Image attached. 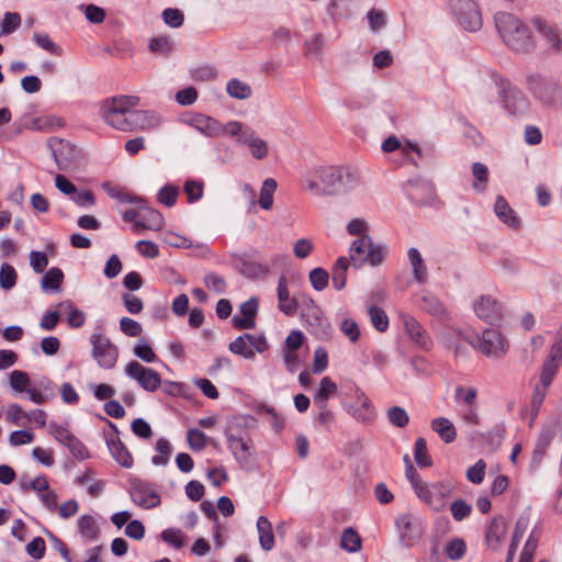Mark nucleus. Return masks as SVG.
Wrapping results in <instances>:
<instances>
[{
	"label": "nucleus",
	"instance_id": "1",
	"mask_svg": "<svg viewBox=\"0 0 562 562\" xmlns=\"http://www.w3.org/2000/svg\"><path fill=\"white\" fill-rule=\"evenodd\" d=\"M306 189L314 195H345L362 183L361 173L349 166H321L306 176Z\"/></svg>",
	"mask_w": 562,
	"mask_h": 562
},
{
	"label": "nucleus",
	"instance_id": "2",
	"mask_svg": "<svg viewBox=\"0 0 562 562\" xmlns=\"http://www.w3.org/2000/svg\"><path fill=\"white\" fill-rule=\"evenodd\" d=\"M495 26L505 45L516 53H528L535 47L529 27L507 12L495 14Z\"/></svg>",
	"mask_w": 562,
	"mask_h": 562
},
{
	"label": "nucleus",
	"instance_id": "3",
	"mask_svg": "<svg viewBox=\"0 0 562 562\" xmlns=\"http://www.w3.org/2000/svg\"><path fill=\"white\" fill-rule=\"evenodd\" d=\"M139 104V98L135 95H117L104 100L100 112L106 124L119 131H131L130 113Z\"/></svg>",
	"mask_w": 562,
	"mask_h": 562
},
{
	"label": "nucleus",
	"instance_id": "4",
	"mask_svg": "<svg viewBox=\"0 0 562 562\" xmlns=\"http://www.w3.org/2000/svg\"><path fill=\"white\" fill-rule=\"evenodd\" d=\"M454 484L449 480L432 483L425 482L416 496L432 510L442 512L447 506V498L454 493Z\"/></svg>",
	"mask_w": 562,
	"mask_h": 562
},
{
	"label": "nucleus",
	"instance_id": "5",
	"mask_svg": "<svg viewBox=\"0 0 562 562\" xmlns=\"http://www.w3.org/2000/svg\"><path fill=\"white\" fill-rule=\"evenodd\" d=\"M91 357L104 370L113 369L119 360V347L103 333H93L89 337Z\"/></svg>",
	"mask_w": 562,
	"mask_h": 562
},
{
	"label": "nucleus",
	"instance_id": "6",
	"mask_svg": "<svg viewBox=\"0 0 562 562\" xmlns=\"http://www.w3.org/2000/svg\"><path fill=\"white\" fill-rule=\"evenodd\" d=\"M188 124L202 135L211 138H217L223 135L235 136L238 128H240L239 121H229L227 124H222L216 119L204 114L193 115L188 121Z\"/></svg>",
	"mask_w": 562,
	"mask_h": 562
},
{
	"label": "nucleus",
	"instance_id": "7",
	"mask_svg": "<svg viewBox=\"0 0 562 562\" xmlns=\"http://www.w3.org/2000/svg\"><path fill=\"white\" fill-rule=\"evenodd\" d=\"M474 349L479 350L487 358L501 359L509 349L508 341L496 329L487 328L481 335L474 334Z\"/></svg>",
	"mask_w": 562,
	"mask_h": 562
},
{
	"label": "nucleus",
	"instance_id": "8",
	"mask_svg": "<svg viewBox=\"0 0 562 562\" xmlns=\"http://www.w3.org/2000/svg\"><path fill=\"white\" fill-rule=\"evenodd\" d=\"M450 8L463 29L470 32L480 30L482 16L474 0H450Z\"/></svg>",
	"mask_w": 562,
	"mask_h": 562
},
{
	"label": "nucleus",
	"instance_id": "9",
	"mask_svg": "<svg viewBox=\"0 0 562 562\" xmlns=\"http://www.w3.org/2000/svg\"><path fill=\"white\" fill-rule=\"evenodd\" d=\"M526 85L529 92L541 102L546 104L554 102L558 85L552 78L539 71H530L526 76Z\"/></svg>",
	"mask_w": 562,
	"mask_h": 562
},
{
	"label": "nucleus",
	"instance_id": "10",
	"mask_svg": "<svg viewBox=\"0 0 562 562\" xmlns=\"http://www.w3.org/2000/svg\"><path fill=\"white\" fill-rule=\"evenodd\" d=\"M125 374L136 381V383L146 392H156L161 385L160 374L148 367L143 366L136 360L130 361L124 369Z\"/></svg>",
	"mask_w": 562,
	"mask_h": 562
},
{
	"label": "nucleus",
	"instance_id": "11",
	"mask_svg": "<svg viewBox=\"0 0 562 562\" xmlns=\"http://www.w3.org/2000/svg\"><path fill=\"white\" fill-rule=\"evenodd\" d=\"M48 147L59 170L68 171L78 166L79 151L69 142L60 138H50Z\"/></svg>",
	"mask_w": 562,
	"mask_h": 562
},
{
	"label": "nucleus",
	"instance_id": "12",
	"mask_svg": "<svg viewBox=\"0 0 562 562\" xmlns=\"http://www.w3.org/2000/svg\"><path fill=\"white\" fill-rule=\"evenodd\" d=\"M267 340L263 336L244 334L233 340L229 344L228 349L235 355L252 360L256 357V351L261 353L267 349Z\"/></svg>",
	"mask_w": 562,
	"mask_h": 562
},
{
	"label": "nucleus",
	"instance_id": "13",
	"mask_svg": "<svg viewBox=\"0 0 562 562\" xmlns=\"http://www.w3.org/2000/svg\"><path fill=\"white\" fill-rule=\"evenodd\" d=\"M237 144L247 146L251 156L255 159L262 160L269 154L268 143L259 137L257 133L248 125L240 122V128L236 132L235 136Z\"/></svg>",
	"mask_w": 562,
	"mask_h": 562
},
{
	"label": "nucleus",
	"instance_id": "14",
	"mask_svg": "<svg viewBox=\"0 0 562 562\" xmlns=\"http://www.w3.org/2000/svg\"><path fill=\"white\" fill-rule=\"evenodd\" d=\"M400 542L403 547L414 546L422 536L419 520L411 513L400 515L395 521Z\"/></svg>",
	"mask_w": 562,
	"mask_h": 562
},
{
	"label": "nucleus",
	"instance_id": "15",
	"mask_svg": "<svg viewBox=\"0 0 562 562\" xmlns=\"http://www.w3.org/2000/svg\"><path fill=\"white\" fill-rule=\"evenodd\" d=\"M475 315L484 322L494 325L501 322L504 313L503 305L492 295H481L473 303Z\"/></svg>",
	"mask_w": 562,
	"mask_h": 562
},
{
	"label": "nucleus",
	"instance_id": "16",
	"mask_svg": "<svg viewBox=\"0 0 562 562\" xmlns=\"http://www.w3.org/2000/svg\"><path fill=\"white\" fill-rule=\"evenodd\" d=\"M123 221L132 224L134 233L158 231L164 225L161 213H123Z\"/></svg>",
	"mask_w": 562,
	"mask_h": 562
},
{
	"label": "nucleus",
	"instance_id": "17",
	"mask_svg": "<svg viewBox=\"0 0 562 562\" xmlns=\"http://www.w3.org/2000/svg\"><path fill=\"white\" fill-rule=\"evenodd\" d=\"M401 319L406 335L416 347L423 350L431 348L432 341L429 335L415 317L408 314H403Z\"/></svg>",
	"mask_w": 562,
	"mask_h": 562
},
{
	"label": "nucleus",
	"instance_id": "18",
	"mask_svg": "<svg viewBox=\"0 0 562 562\" xmlns=\"http://www.w3.org/2000/svg\"><path fill=\"white\" fill-rule=\"evenodd\" d=\"M134 504L144 508L151 509L160 504V496L151 485L145 482H135L130 491Z\"/></svg>",
	"mask_w": 562,
	"mask_h": 562
},
{
	"label": "nucleus",
	"instance_id": "19",
	"mask_svg": "<svg viewBox=\"0 0 562 562\" xmlns=\"http://www.w3.org/2000/svg\"><path fill=\"white\" fill-rule=\"evenodd\" d=\"M224 435L227 440V447L236 461L241 465L245 467L250 461V439H246L243 437H238L233 432L232 427H227L224 431Z\"/></svg>",
	"mask_w": 562,
	"mask_h": 562
},
{
	"label": "nucleus",
	"instance_id": "20",
	"mask_svg": "<svg viewBox=\"0 0 562 562\" xmlns=\"http://www.w3.org/2000/svg\"><path fill=\"white\" fill-rule=\"evenodd\" d=\"M557 432V424L550 423L542 427L532 452V467L538 468Z\"/></svg>",
	"mask_w": 562,
	"mask_h": 562
},
{
	"label": "nucleus",
	"instance_id": "21",
	"mask_svg": "<svg viewBox=\"0 0 562 562\" xmlns=\"http://www.w3.org/2000/svg\"><path fill=\"white\" fill-rule=\"evenodd\" d=\"M446 346L454 352L456 357L465 356V348L463 341L471 345L473 348L476 346L474 342V333L463 331L460 329H451L443 337Z\"/></svg>",
	"mask_w": 562,
	"mask_h": 562
},
{
	"label": "nucleus",
	"instance_id": "22",
	"mask_svg": "<svg viewBox=\"0 0 562 562\" xmlns=\"http://www.w3.org/2000/svg\"><path fill=\"white\" fill-rule=\"evenodd\" d=\"M258 300L256 297H250L248 301L244 302L239 306V312L241 316L235 315L233 317V324L238 329H251L255 327V317L258 312Z\"/></svg>",
	"mask_w": 562,
	"mask_h": 562
},
{
	"label": "nucleus",
	"instance_id": "23",
	"mask_svg": "<svg viewBox=\"0 0 562 562\" xmlns=\"http://www.w3.org/2000/svg\"><path fill=\"white\" fill-rule=\"evenodd\" d=\"M532 24L541 37L547 42L550 49L554 52H560L562 49V40L553 24L541 18H535L532 20Z\"/></svg>",
	"mask_w": 562,
	"mask_h": 562
},
{
	"label": "nucleus",
	"instance_id": "24",
	"mask_svg": "<svg viewBox=\"0 0 562 562\" xmlns=\"http://www.w3.org/2000/svg\"><path fill=\"white\" fill-rule=\"evenodd\" d=\"M507 533V524L502 516L492 519L485 531V542L492 550L499 549Z\"/></svg>",
	"mask_w": 562,
	"mask_h": 562
},
{
	"label": "nucleus",
	"instance_id": "25",
	"mask_svg": "<svg viewBox=\"0 0 562 562\" xmlns=\"http://www.w3.org/2000/svg\"><path fill=\"white\" fill-rule=\"evenodd\" d=\"M106 445L111 456L121 467L126 469L133 467V457L125 445L120 440L117 435L108 437Z\"/></svg>",
	"mask_w": 562,
	"mask_h": 562
},
{
	"label": "nucleus",
	"instance_id": "26",
	"mask_svg": "<svg viewBox=\"0 0 562 562\" xmlns=\"http://www.w3.org/2000/svg\"><path fill=\"white\" fill-rule=\"evenodd\" d=\"M160 116L151 111H133L130 113L131 131L143 130L149 131L159 126Z\"/></svg>",
	"mask_w": 562,
	"mask_h": 562
},
{
	"label": "nucleus",
	"instance_id": "27",
	"mask_svg": "<svg viewBox=\"0 0 562 562\" xmlns=\"http://www.w3.org/2000/svg\"><path fill=\"white\" fill-rule=\"evenodd\" d=\"M345 408L353 419L364 425L371 424L375 418V408L371 401L350 403Z\"/></svg>",
	"mask_w": 562,
	"mask_h": 562
},
{
	"label": "nucleus",
	"instance_id": "28",
	"mask_svg": "<svg viewBox=\"0 0 562 562\" xmlns=\"http://www.w3.org/2000/svg\"><path fill=\"white\" fill-rule=\"evenodd\" d=\"M278 301L279 310L285 315L292 316L296 313L297 301L295 297H290L285 277H281L278 282Z\"/></svg>",
	"mask_w": 562,
	"mask_h": 562
},
{
	"label": "nucleus",
	"instance_id": "29",
	"mask_svg": "<svg viewBox=\"0 0 562 562\" xmlns=\"http://www.w3.org/2000/svg\"><path fill=\"white\" fill-rule=\"evenodd\" d=\"M368 246H370V236H362L352 241L349 248V262L359 269L366 263V255L368 254Z\"/></svg>",
	"mask_w": 562,
	"mask_h": 562
},
{
	"label": "nucleus",
	"instance_id": "30",
	"mask_svg": "<svg viewBox=\"0 0 562 562\" xmlns=\"http://www.w3.org/2000/svg\"><path fill=\"white\" fill-rule=\"evenodd\" d=\"M408 261L413 271L414 280L424 284L427 281L428 272L425 261L417 248H409L407 251Z\"/></svg>",
	"mask_w": 562,
	"mask_h": 562
},
{
	"label": "nucleus",
	"instance_id": "31",
	"mask_svg": "<svg viewBox=\"0 0 562 562\" xmlns=\"http://www.w3.org/2000/svg\"><path fill=\"white\" fill-rule=\"evenodd\" d=\"M430 427L446 443H451L457 438V430L453 423L446 417L432 419Z\"/></svg>",
	"mask_w": 562,
	"mask_h": 562
},
{
	"label": "nucleus",
	"instance_id": "32",
	"mask_svg": "<svg viewBox=\"0 0 562 562\" xmlns=\"http://www.w3.org/2000/svg\"><path fill=\"white\" fill-rule=\"evenodd\" d=\"M257 531L259 537V544L262 550L270 551L274 547V535H273V528L270 520L265 517L260 516L257 520Z\"/></svg>",
	"mask_w": 562,
	"mask_h": 562
},
{
	"label": "nucleus",
	"instance_id": "33",
	"mask_svg": "<svg viewBox=\"0 0 562 562\" xmlns=\"http://www.w3.org/2000/svg\"><path fill=\"white\" fill-rule=\"evenodd\" d=\"M351 263L347 257H339L331 269V281L336 290H342L347 283V271Z\"/></svg>",
	"mask_w": 562,
	"mask_h": 562
},
{
	"label": "nucleus",
	"instance_id": "34",
	"mask_svg": "<svg viewBox=\"0 0 562 562\" xmlns=\"http://www.w3.org/2000/svg\"><path fill=\"white\" fill-rule=\"evenodd\" d=\"M337 390V384L330 378L324 376L313 396L314 404H328V400L336 394Z\"/></svg>",
	"mask_w": 562,
	"mask_h": 562
},
{
	"label": "nucleus",
	"instance_id": "35",
	"mask_svg": "<svg viewBox=\"0 0 562 562\" xmlns=\"http://www.w3.org/2000/svg\"><path fill=\"white\" fill-rule=\"evenodd\" d=\"M226 92L233 99L246 100L251 97L252 89L247 82L233 78L226 83Z\"/></svg>",
	"mask_w": 562,
	"mask_h": 562
},
{
	"label": "nucleus",
	"instance_id": "36",
	"mask_svg": "<svg viewBox=\"0 0 562 562\" xmlns=\"http://www.w3.org/2000/svg\"><path fill=\"white\" fill-rule=\"evenodd\" d=\"M78 529L80 535L88 541L97 540L100 529L97 525L94 517L91 515H83L78 519Z\"/></svg>",
	"mask_w": 562,
	"mask_h": 562
},
{
	"label": "nucleus",
	"instance_id": "37",
	"mask_svg": "<svg viewBox=\"0 0 562 562\" xmlns=\"http://www.w3.org/2000/svg\"><path fill=\"white\" fill-rule=\"evenodd\" d=\"M340 547L347 552L356 553L361 550V537L353 528L348 527L341 535Z\"/></svg>",
	"mask_w": 562,
	"mask_h": 562
},
{
	"label": "nucleus",
	"instance_id": "38",
	"mask_svg": "<svg viewBox=\"0 0 562 562\" xmlns=\"http://www.w3.org/2000/svg\"><path fill=\"white\" fill-rule=\"evenodd\" d=\"M277 189V181L272 178H267L261 186L258 204L263 210H269L273 204V194Z\"/></svg>",
	"mask_w": 562,
	"mask_h": 562
},
{
	"label": "nucleus",
	"instance_id": "39",
	"mask_svg": "<svg viewBox=\"0 0 562 562\" xmlns=\"http://www.w3.org/2000/svg\"><path fill=\"white\" fill-rule=\"evenodd\" d=\"M419 307L436 317H442L446 313L442 303L430 293L422 295Z\"/></svg>",
	"mask_w": 562,
	"mask_h": 562
},
{
	"label": "nucleus",
	"instance_id": "40",
	"mask_svg": "<svg viewBox=\"0 0 562 562\" xmlns=\"http://www.w3.org/2000/svg\"><path fill=\"white\" fill-rule=\"evenodd\" d=\"M109 193L111 196L117 199L122 203H127V204L133 205V209H131L130 211H146V210L150 209L144 199L136 196V195H132L128 192L121 191V190H117V191L112 190Z\"/></svg>",
	"mask_w": 562,
	"mask_h": 562
},
{
	"label": "nucleus",
	"instance_id": "41",
	"mask_svg": "<svg viewBox=\"0 0 562 562\" xmlns=\"http://www.w3.org/2000/svg\"><path fill=\"white\" fill-rule=\"evenodd\" d=\"M386 255L387 247L382 244H374L370 238V246H368L366 262H368L372 267L380 266L383 262Z\"/></svg>",
	"mask_w": 562,
	"mask_h": 562
},
{
	"label": "nucleus",
	"instance_id": "42",
	"mask_svg": "<svg viewBox=\"0 0 562 562\" xmlns=\"http://www.w3.org/2000/svg\"><path fill=\"white\" fill-rule=\"evenodd\" d=\"M155 449L157 454L153 456L151 463L154 465H166L172 451L170 442L165 438H160L157 440Z\"/></svg>",
	"mask_w": 562,
	"mask_h": 562
},
{
	"label": "nucleus",
	"instance_id": "43",
	"mask_svg": "<svg viewBox=\"0 0 562 562\" xmlns=\"http://www.w3.org/2000/svg\"><path fill=\"white\" fill-rule=\"evenodd\" d=\"M385 414L389 423L396 428H404L409 423L407 412L401 406H391Z\"/></svg>",
	"mask_w": 562,
	"mask_h": 562
},
{
	"label": "nucleus",
	"instance_id": "44",
	"mask_svg": "<svg viewBox=\"0 0 562 562\" xmlns=\"http://www.w3.org/2000/svg\"><path fill=\"white\" fill-rule=\"evenodd\" d=\"M64 279V273L58 268H50L42 278L43 290L58 291Z\"/></svg>",
	"mask_w": 562,
	"mask_h": 562
},
{
	"label": "nucleus",
	"instance_id": "45",
	"mask_svg": "<svg viewBox=\"0 0 562 562\" xmlns=\"http://www.w3.org/2000/svg\"><path fill=\"white\" fill-rule=\"evenodd\" d=\"M33 40L42 49L55 56H60L63 54L61 47L57 45L46 33L35 32L33 34Z\"/></svg>",
	"mask_w": 562,
	"mask_h": 562
},
{
	"label": "nucleus",
	"instance_id": "46",
	"mask_svg": "<svg viewBox=\"0 0 562 562\" xmlns=\"http://www.w3.org/2000/svg\"><path fill=\"white\" fill-rule=\"evenodd\" d=\"M477 398V390L473 386H462L459 385L456 387L454 391V400L457 402L463 403L465 406H474L477 405L476 403Z\"/></svg>",
	"mask_w": 562,
	"mask_h": 562
},
{
	"label": "nucleus",
	"instance_id": "47",
	"mask_svg": "<svg viewBox=\"0 0 562 562\" xmlns=\"http://www.w3.org/2000/svg\"><path fill=\"white\" fill-rule=\"evenodd\" d=\"M414 458L418 467H430L431 458L427 451V443L424 438H417L414 445Z\"/></svg>",
	"mask_w": 562,
	"mask_h": 562
},
{
	"label": "nucleus",
	"instance_id": "48",
	"mask_svg": "<svg viewBox=\"0 0 562 562\" xmlns=\"http://www.w3.org/2000/svg\"><path fill=\"white\" fill-rule=\"evenodd\" d=\"M179 195V189L172 184H166L157 193V200L165 207H172Z\"/></svg>",
	"mask_w": 562,
	"mask_h": 562
},
{
	"label": "nucleus",
	"instance_id": "49",
	"mask_svg": "<svg viewBox=\"0 0 562 562\" xmlns=\"http://www.w3.org/2000/svg\"><path fill=\"white\" fill-rule=\"evenodd\" d=\"M368 313H369L370 321H371L373 327L378 331L383 333L387 329L389 317L382 308H380L378 306H371L369 308Z\"/></svg>",
	"mask_w": 562,
	"mask_h": 562
},
{
	"label": "nucleus",
	"instance_id": "50",
	"mask_svg": "<svg viewBox=\"0 0 562 562\" xmlns=\"http://www.w3.org/2000/svg\"><path fill=\"white\" fill-rule=\"evenodd\" d=\"M134 355L146 363H153L156 361L157 356L151 349L150 345L145 339H139L134 348Z\"/></svg>",
	"mask_w": 562,
	"mask_h": 562
},
{
	"label": "nucleus",
	"instance_id": "51",
	"mask_svg": "<svg viewBox=\"0 0 562 562\" xmlns=\"http://www.w3.org/2000/svg\"><path fill=\"white\" fill-rule=\"evenodd\" d=\"M472 175L474 177L473 188L476 191H483L486 188L488 179V169L481 162H474L472 165Z\"/></svg>",
	"mask_w": 562,
	"mask_h": 562
},
{
	"label": "nucleus",
	"instance_id": "52",
	"mask_svg": "<svg viewBox=\"0 0 562 562\" xmlns=\"http://www.w3.org/2000/svg\"><path fill=\"white\" fill-rule=\"evenodd\" d=\"M9 380L11 387L16 392H26L31 383L29 374L20 370L12 371Z\"/></svg>",
	"mask_w": 562,
	"mask_h": 562
},
{
	"label": "nucleus",
	"instance_id": "53",
	"mask_svg": "<svg viewBox=\"0 0 562 562\" xmlns=\"http://www.w3.org/2000/svg\"><path fill=\"white\" fill-rule=\"evenodd\" d=\"M16 272L14 268L4 262L0 268V285L1 288L9 290L15 285Z\"/></svg>",
	"mask_w": 562,
	"mask_h": 562
},
{
	"label": "nucleus",
	"instance_id": "54",
	"mask_svg": "<svg viewBox=\"0 0 562 562\" xmlns=\"http://www.w3.org/2000/svg\"><path fill=\"white\" fill-rule=\"evenodd\" d=\"M467 546L462 539H453L446 544L445 552L451 560H460L465 554Z\"/></svg>",
	"mask_w": 562,
	"mask_h": 562
},
{
	"label": "nucleus",
	"instance_id": "55",
	"mask_svg": "<svg viewBox=\"0 0 562 562\" xmlns=\"http://www.w3.org/2000/svg\"><path fill=\"white\" fill-rule=\"evenodd\" d=\"M187 439L190 448L195 451L203 450L207 441V437L204 432L195 428L188 430Z\"/></svg>",
	"mask_w": 562,
	"mask_h": 562
},
{
	"label": "nucleus",
	"instance_id": "56",
	"mask_svg": "<svg viewBox=\"0 0 562 562\" xmlns=\"http://www.w3.org/2000/svg\"><path fill=\"white\" fill-rule=\"evenodd\" d=\"M370 30L374 33L379 32L386 25L385 13L381 10L371 9L367 13Z\"/></svg>",
	"mask_w": 562,
	"mask_h": 562
},
{
	"label": "nucleus",
	"instance_id": "57",
	"mask_svg": "<svg viewBox=\"0 0 562 562\" xmlns=\"http://www.w3.org/2000/svg\"><path fill=\"white\" fill-rule=\"evenodd\" d=\"M485 470H486V463L483 459H480L475 462L474 465H472L468 469L467 479L474 484H480L484 480Z\"/></svg>",
	"mask_w": 562,
	"mask_h": 562
},
{
	"label": "nucleus",
	"instance_id": "58",
	"mask_svg": "<svg viewBox=\"0 0 562 562\" xmlns=\"http://www.w3.org/2000/svg\"><path fill=\"white\" fill-rule=\"evenodd\" d=\"M328 273L323 268H315L310 272V281L316 291H322L328 285Z\"/></svg>",
	"mask_w": 562,
	"mask_h": 562
},
{
	"label": "nucleus",
	"instance_id": "59",
	"mask_svg": "<svg viewBox=\"0 0 562 562\" xmlns=\"http://www.w3.org/2000/svg\"><path fill=\"white\" fill-rule=\"evenodd\" d=\"M161 539L176 549L184 546V536L180 529L169 528L161 532Z\"/></svg>",
	"mask_w": 562,
	"mask_h": 562
},
{
	"label": "nucleus",
	"instance_id": "60",
	"mask_svg": "<svg viewBox=\"0 0 562 562\" xmlns=\"http://www.w3.org/2000/svg\"><path fill=\"white\" fill-rule=\"evenodd\" d=\"M78 207L88 209L94 205V195L90 190H77L69 196Z\"/></svg>",
	"mask_w": 562,
	"mask_h": 562
},
{
	"label": "nucleus",
	"instance_id": "61",
	"mask_svg": "<svg viewBox=\"0 0 562 562\" xmlns=\"http://www.w3.org/2000/svg\"><path fill=\"white\" fill-rule=\"evenodd\" d=\"M341 333L348 337V339L351 341V342H356L358 341L359 337H360V329H359V326L358 324L356 323L355 319L352 318H345L340 326H339Z\"/></svg>",
	"mask_w": 562,
	"mask_h": 562
},
{
	"label": "nucleus",
	"instance_id": "62",
	"mask_svg": "<svg viewBox=\"0 0 562 562\" xmlns=\"http://www.w3.org/2000/svg\"><path fill=\"white\" fill-rule=\"evenodd\" d=\"M184 193L188 196L190 203L195 202L202 198L203 194V182L198 180H188L184 183Z\"/></svg>",
	"mask_w": 562,
	"mask_h": 562
},
{
	"label": "nucleus",
	"instance_id": "63",
	"mask_svg": "<svg viewBox=\"0 0 562 562\" xmlns=\"http://www.w3.org/2000/svg\"><path fill=\"white\" fill-rule=\"evenodd\" d=\"M131 429L140 439H149L153 436L150 425L143 418H136L131 424Z\"/></svg>",
	"mask_w": 562,
	"mask_h": 562
},
{
	"label": "nucleus",
	"instance_id": "64",
	"mask_svg": "<svg viewBox=\"0 0 562 562\" xmlns=\"http://www.w3.org/2000/svg\"><path fill=\"white\" fill-rule=\"evenodd\" d=\"M120 329L122 333L130 337H137L142 334L143 330L142 325L130 317L121 318Z\"/></svg>",
	"mask_w": 562,
	"mask_h": 562
}]
</instances>
